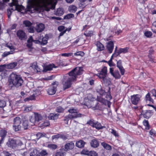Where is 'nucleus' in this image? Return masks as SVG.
I'll return each mask as SVG.
<instances>
[{
  "mask_svg": "<svg viewBox=\"0 0 156 156\" xmlns=\"http://www.w3.org/2000/svg\"><path fill=\"white\" fill-rule=\"evenodd\" d=\"M84 70L82 67H75L68 73L69 76H66V80L63 82L62 89L65 90L71 86L72 82L76 80L77 76L81 75Z\"/></svg>",
  "mask_w": 156,
  "mask_h": 156,
  "instance_id": "f257e3e1",
  "label": "nucleus"
},
{
  "mask_svg": "<svg viewBox=\"0 0 156 156\" xmlns=\"http://www.w3.org/2000/svg\"><path fill=\"white\" fill-rule=\"evenodd\" d=\"M23 82V80L20 75L12 73L9 76L8 86L9 89H13L15 87L21 86Z\"/></svg>",
  "mask_w": 156,
  "mask_h": 156,
  "instance_id": "f03ea898",
  "label": "nucleus"
},
{
  "mask_svg": "<svg viewBox=\"0 0 156 156\" xmlns=\"http://www.w3.org/2000/svg\"><path fill=\"white\" fill-rule=\"evenodd\" d=\"M23 144L22 142L19 140H15L14 139H9L7 143V145L8 147L12 149H15L19 146Z\"/></svg>",
  "mask_w": 156,
  "mask_h": 156,
  "instance_id": "7ed1b4c3",
  "label": "nucleus"
},
{
  "mask_svg": "<svg viewBox=\"0 0 156 156\" xmlns=\"http://www.w3.org/2000/svg\"><path fill=\"white\" fill-rule=\"evenodd\" d=\"M21 119L19 117H16L14 118L13 128L15 131H18L21 129Z\"/></svg>",
  "mask_w": 156,
  "mask_h": 156,
  "instance_id": "20e7f679",
  "label": "nucleus"
},
{
  "mask_svg": "<svg viewBox=\"0 0 156 156\" xmlns=\"http://www.w3.org/2000/svg\"><path fill=\"white\" fill-rule=\"evenodd\" d=\"M58 84V82L57 81L54 82L52 83V85L50 86L47 90L48 94L49 95L54 94L56 91L57 87Z\"/></svg>",
  "mask_w": 156,
  "mask_h": 156,
  "instance_id": "39448f33",
  "label": "nucleus"
},
{
  "mask_svg": "<svg viewBox=\"0 0 156 156\" xmlns=\"http://www.w3.org/2000/svg\"><path fill=\"white\" fill-rule=\"evenodd\" d=\"M99 73L96 74L99 78L102 79L104 80L107 76V68L106 66H104L101 71H98Z\"/></svg>",
  "mask_w": 156,
  "mask_h": 156,
  "instance_id": "423d86ee",
  "label": "nucleus"
},
{
  "mask_svg": "<svg viewBox=\"0 0 156 156\" xmlns=\"http://www.w3.org/2000/svg\"><path fill=\"white\" fill-rule=\"evenodd\" d=\"M42 119L41 115L38 113H35L34 115H32L30 118V121L32 124L31 125H34L35 123L39 122Z\"/></svg>",
  "mask_w": 156,
  "mask_h": 156,
  "instance_id": "0eeeda50",
  "label": "nucleus"
},
{
  "mask_svg": "<svg viewBox=\"0 0 156 156\" xmlns=\"http://www.w3.org/2000/svg\"><path fill=\"white\" fill-rule=\"evenodd\" d=\"M153 112H154L152 110L142 109L141 115L144 118L148 119L152 115Z\"/></svg>",
  "mask_w": 156,
  "mask_h": 156,
  "instance_id": "6e6552de",
  "label": "nucleus"
},
{
  "mask_svg": "<svg viewBox=\"0 0 156 156\" xmlns=\"http://www.w3.org/2000/svg\"><path fill=\"white\" fill-rule=\"evenodd\" d=\"M140 97L138 94H134L130 97L131 103L133 105H137L140 100Z\"/></svg>",
  "mask_w": 156,
  "mask_h": 156,
  "instance_id": "1a4fd4ad",
  "label": "nucleus"
},
{
  "mask_svg": "<svg viewBox=\"0 0 156 156\" xmlns=\"http://www.w3.org/2000/svg\"><path fill=\"white\" fill-rule=\"evenodd\" d=\"M68 111L71 114L69 115H71L73 117L75 116L74 118L81 117V114L78 112V110L76 109L71 108L68 110Z\"/></svg>",
  "mask_w": 156,
  "mask_h": 156,
  "instance_id": "9d476101",
  "label": "nucleus"
},
{
  "mask_svg": "<svg viewBox=\"0 0 156 156\" xmlns=\"http://www.w3.org/2000/svg\"><path fill=\"white\" fill-rule=\"evenodd\" d=\"M41 3H40L39 4L38 12H42L44 11H48L50 10V8L48 7L47 5L45 4H44L43 5H41Z\"/></svg>",
  "mask_w": 156,
  "mask_h": 156,
  "instance_id": "9b49d317",
  "label": "nucleus"
},
{
  "mask_svg": "<svg viewBox=\"0 0 156 156\" xmlns=\"http://www.w3.org/2000/svg\"><path fill=\"white\" fill-rule=\"evenodd\" d=\"M16 34L19 39L21 40H25L27 38L26 33L23 30H19L17 32Z\"/></svg>",
  "mask_w": 156,
  "mask_h": 156,
  "instance_id": "f8f14e48",
  "label": "nucleus"
},
{
  "mask_svg": "<svg viewBox=\"0 0 156 156\" xmlns=\"http://www.w3.org/2000/svg\"><path fill=\"white\" fill-rule=\"evenodd\" d=\"M106 48L109 53H112L114 48L113 42L112 41H110L108 42L106 45Z\"/></svg>",
  "mask_w": 156,
  "mask_h": 156,
  "instance_id": "ddd939ff",
  "label": "nucleus"
},
{
  "mask_svg": "<svg viewBox=\"0 0 156 156\" xmlns=\"http://www.w3.org/2000/svg\"><path fill=\"white\" fill-rule=\"evenodd\" d=\"M7 133V131L5 129L1 130L0 131V136L1 137L0 140V144L3 143Z\"/></svg>",
  "mask_w": 156,
  "mask_h": 156,
  "instance_id": "4468645a",
  "label": "nucleus"
},
{
  "mask_svg": "<svg viewBox=\"0 0 156 156\" xmlns=\"http://www.w3.org/2000/svg\"><path fill=\"white\" fill-rule=\"evenodd\" d=\"M96 45L97 47L96 49L98 51H101L105 49V47L104 45L99 41L96 42Z\"/></svg>",
  "mask_w": 156,
  "mask_h": 156,
  "instance_id": "2eb2a0df",
  "label": "nucleus"
},
{
  "mask_svg": "<svg viewBox=\"0 0 156 156\" xmlns=\"http://www.w3.org/2000/svg\"><path fill=\"white\" fill-rule=\"evenodd\" d=\"M90 145L92 147L97 148L99 146V142L97 139H93L91 140Z\"/></svg>",
  "mask_w": 156,
  "mask_h": 156,
  "instance_id": "dca6fc26",
  "label": "nucleus"
},
{
  "mask_svg": "<svg viewBox=\"0 0 156 156\" xmlns=\"http://www.w3.org/2000/svg\"><path fill=\"white\" fill-rule=\"evenodd\" d=\"M74 147V143L71 141L69 143H67L65 146V149L66 151L73 149Z\"/></svg>",
  "mask_w": 156,
  "mask_h": 156,
  "instance_id": "f3484780",
  "label": "nucleus"
},
{
  "mask_svg": "<svg viewBox=\"0 0 156 156\" xmlns=\"http://www.w3.org/2000/svg\"><path fill=\"white\" fill-rule=\"evenodd\" d=\"M44 28V25L42 23H40L37 25L36 27V30L37 32L40 33L43 31Z\"/></svg>",
  "mask_w": 156,
  "mask_h": 156,
  "instance_id": "a211bd4d",
  "label": "nucleus"
},
{
  "mask_svg": "<svg viewBox=\"0 0 156 156\" xmlns=\"http://www.w3.org/2000/svg\"><path fill=\"white\" fill-rule=\"evenodd\" d=\"M15 10L22 13L25 14V7L22 5H18L15 6Z\"/></svg>",
  "mask_w": 156,
  "mask_h": 156,
  "instance_id": "6ab92c4d",
  "label": "nucleus"
},
{
  "mask_svg": "<svg viewBox=\"0 0 156 156\" xmlns=\"http://www.w3.org/2000/svg\"><path fill=\"white\" fill-rule=\"evenodd\" d=\"M54 14L57 16H60L64 13V10L62 8H59L54 11Z\"/></svg>",
  "mask_w": 156,
  "mask_h": 156,
  "instance_id": "aec40b11",
  "label": "nucleus"
},
{
  "mask_svg": "<svg viewBox=\"0 0 156 156\" xmlns=\"http://www.w3.org/2000/svg\"><path fill=\"white\" fill-rule=\"evenodd\" d=\"M56 68V67L55 65L53 64H49L45 66L44 69V71L46 72L48 71H50L53 68Z\"/></svg>",
  "mask_w": 156,
  "mask_h": 156,
  "instance_id": "412c9836",
  "label": "nucleus"
},
{
  "mask_svg": "<svg viewBox=\"0 0 156 156\" xmlns=\"http://www.w3.org/2000/svg\"><path fill=\"white\" fill-rule=\"evenodd\" d=\"M85 144V142L83 140H80L76 141V146L79 148H81L84 147Z\"/></svg>",
  "mask_w": 156,
  "mask_h": 156,
  "instance_id": "4be33fe9",
  "label": "nucleus"
},
{
  "mask_svg": "<svg viewBox=\"0 0 156 156\" xmlns=\"http://www.w3.org/2000/svg\"><path fill=\"white\" fill-rule=\"evenodd\" d=\"M59 114H54L53 113H50L48 116V118L50 120H55L57 119L58 117Z\"/></svg>",
  "mask_w": 156,
  "mask_h": 156,
  "instance_id": "5701e85b",
  "label": "nucleus"
},
{
  "mask_svg": "<svg viewBox=\"0 0 156 156\" xmlns=\"http://www.w3.org/2000/svg\"><path fill=\"white\" fill-rule=\"evenodd\" d=\"M101 145L106 150L111 151L112 149V146L109 144H107L105 142H103L101 143Z\"/></svg>",
  "mask_w": 156,
  "mask_h": 156,
  "instance_id": "b1692460",
  "label": "nucleus"
},
{
  "mask_svg": "<svg viewBox=\"0 0 156 156\" xmlns=\"http://www.w3.org/2000/svg\"><path fill=\"white\" fill-rule=\"evenodd\" d=\"M74 117L75 116L73 117V116H72L71 115H67L64 117L63 120L65 121V123L66 124H68V121L70 119H73L74 118Z\"/></svg>",
  "mask_w": 156,
  "mask_h": 156,
  "instance_id": "393cba45",
  "label": "nucleus"
},
{
  "mask_svg": "<svg viewBox=\"0 0 156 156\" xmlns=\"http://www.w3.org/2000/svg\"><path fill=\"white\" fill-rule=\"evenodd\" d=\"M144 99L146 101H149L150 102H151L152 103H153L154 101L153 99L151 98L149 93H148L146 95Z\"/></svg>",
  "mask_w": 156,
  "mask_h": 156,
  "instance_id": "a878e982",
  "label": "nucleus"
},
{
  "mask_svg": "<svg viewBox=\"0 0 156 156\" xmlns=\"http://www.w3.org/2000/svg\"><path fill=\"white\" fill-rule=\"evenodd\" d=\"M94 34V31L92 30H86L84 33V35L86 37H90L93 36Z\"/></svg>",
  "mask_w": 156,
  "mask_h": 156,
  "instance_id": "bb28decb",
  "label": "nucleus"
},
{
  "mask_svg": "<svg viewBox=\"0 0 156 156\" xmlns=\"http://www.w3.org/2000/svg\"><path fill=\"white\" fill-rule=\"evenodd\" d=\"M143 125L145 126V129L148 130L150 129V126L147 120L144 119L143 122Z\"/></svg>",
  "mask_w": 156,
  "mask_h": 156,
  "instance_id": "cd10ccee",
  "label": "nucleus"
},
{
  "mask_svg": "<svg viewBox=\"0 0 156 156\" xmlns=\"http://www.w3.org/2000/svg\"><path fill=\"white\" fill-rule=\"evenodd\" d=\"M77 10V7L74 5H71L69 7V10L71 12L75 13Z\"/></svg>",
  "mask_w": 156,
  "mask_h": 156,
  "instance_id": "c85d7f7f",
  "label": "nucleus"
},
{
  "mask_svg": "<svg viewBox=\"0 0 156 156\" xmlns=\"http://www.w3.org/2000/svg\"><path fill=\"white\" fill-rule=\"evenodd\" d=\"M6 105V102L4 100H0V112L1 110H2L3 112L4 111V108Z\"/></svg>",
  "mask_w": 156,
  "mask_h": 156,
  "instance_id": "c756f323",
  "label": "nucleus"
},
{
  "mask_svg": "<svg viewBox=\"0 0 156 156\" xmlns=\"http://www.w3.org/2000/svg\"><path fill=\"white\" fill-rule=\"evenodd\" d=\"M50 125V122L48 121H46L43 122L42 123H41L40 126L41 127L43 128L45 127H47Z\"/></svg>",
  "mask_w": 156,
  "mask_h": 156,
  "instance_id": "7c9ffc66",
  "label": "nucleus"
},
{
  "mask_svg": "<svg viewBox=\"0 0 156 156\" xmlns=\"http://www.w3.org/2000/svg\"><path fill=\"white\" fill-rule=\"evenodd\" d=\"M112 76L115 79H119L120 78L121 76L118 70H115L112 74Z\"/></svg>",
  "mask_w": 156,
  "mask_h": 156,
  "instance_id": "2f4dec72",
  "label": "nucleus"
},
{
  "mask_svg": "<svg viewBox=\"0 0 156 156\" xmlns=\"http://www.w3.org/2000/svg\"><path fill=\"white\" fill-rule=\"evenodd\" d=\"M48 37L47 36H45V37H43L42 40V41H41V44L43 45L46 44L48 42Z\"/></svg>",
  "mask_w": 156,
  "mask_h": 156,
  "instance_id": "473e14b6",
  "label": "nucleus"
},
{
  "mask_svg": "<svg viewBox=\"0 0 156 156\" xmlns=\"http://www.w3.org/2000/svg\"><path fill=\"white\" fill-rule=\"evenodd\" d=\"M150 137L152 139H153L155 136H156L155 131L153 129H151L149 131Z\"/></svg>",
  "mask_w": 156,
  "mask_h": 156,
  "instance_id": "72a5a7b5",
  "label": "nucleus"
},
{
  "mask_svg": "<svg viewBox=\"0 0 156 156\" xmlns=\"http://www.w3.org/2000/svg\"><path fill=\"white\" fill-rule=\"evenodd\" d=\"M31 67L35 71H37V72H39V69L38 67V66L37 65L36 62H33L31 65Z\"/></svg>",
  "mask_w": 156,
  "mask_h": 156,
  "instance_id": "f704fd0d",
  "label": "nucleus"
},
{
  "mask_svg": "<svg viewBox=\"0 0 156 156\" xmlns=\"http://www.w3.org/2000/svg\"><path fill=\"white\" fill-rule=\"evenodd\" d=\"M97 92L101 96L105 95L106 93L105 90H103L101 87L100 89L97 90Z\"/></svg>",
  "mask_w": 156,
  "mask_h": 156,
  "instance_id": "c9c22d12",
  "label": "nucleus"
},
{
  "mask_svg": "<svg viewBox=\"0 0 156 156\" xmlns=\"http://www.w3.org/2000/svg\"><path fill=\"white\" fill-rule=\"evenodd\" d=\"M109 130H110V132L115 137H119V135L118 133L115 130L112 129H110Z\"/></svg>",
  "mask_w": 156,
  "mask_h": 156,
  "instance_id": "e433bc0d",
  "label": "nucleus"
},
{
  "mask_svg": "<svg viewBox=\"0 0 156 156\" xmlns=\"http://www.w3.org/2000/svg\"><path fill=\"white\" fill-rule=\"evenodd\" d=\"M8 71L6 69H5L4 71L2 72L1 76H2V78H5L7 77L8 75Z\"/></svg>",
  "mask_w": 156,
  "mask_h": 156,
  "instance_id": "4c0bfd02",
  "label": "nucleus"
},
{
  "mask_svg": "<svg viewBox=\"0 0 156 156\" xmlns=\"http://www.w3.org/2000/svg\"><path fill=\"white\" fill-rule=\"evenodd\" d=\"M93 127L95 128L98 129H102L103 128L101 124L98 122L95 123Z\"/></svg>",
  "mask_w": 156,
  "mask_h": 156,
  "instance_id": "58836bf2",
  "label": "nucleus"
},
{
  "mask_svg": "<svg viewBox=\"0 0 156 156\" xmlns=\"http://www.w3.org/2000/svg\"><path fill=\"white\" fill-rule=\"evenodd\" d=\"M129 47H126L124 48H120L119 49L120 50L121 52L123 53H126L128 52V50L129 49Z\"/></svg>",
  "mask_w": 156,
  "mask_h": 156,
  "instance_id": "ea45409f",
  "label": "nucleus"
},
{
  "mask_svg": "<svg viewBox=\"0 0 156 156\" xmlns=\"http://www.w3.org/2000/svg\"><path fill=\"white\" fill-rule=\"evenodd\" d=\"M63 149H60V151L56 152L55 154V156H64V152L63 151H64Z\"/></svg>",
  "mask_w": 156,
  "mask_h": 156,
  "instance_id": "a19ab883",
  "label": "nucleus"
},
{
  "mask_svg": "<svg viewBox=\"0 0 156 156\" xmlns=\"http://www.w3.org/2000/svg\"><path fill=\"white\" fill-rule=\"evenodd\" d=\"M110 90L111 89L109 87L108 93H107L106 96V98L107 99H108L109 100H110L112 98V97L111 94Z\"/></svg>",
  "mask_w": 156,
  "mask_h": 156,
  "instance_id": "79ce46f5",
  "label": "nucleus"
},
{
  "mask_svg": "<svg viewBox=\"0 0 156 156\" xmlns=\"http://www.w3.org/2000/svg\"><path fill=\"white\" fill-rule=\"evenodd\" d=\"M23 127L24 129H27L28 126V122L27 120H24L23 122Z\"/></svg>",
  "mask_w": 156,
  "mask_h": 156,
  "instance_id": "37998d69",
  "label": "nucleus"
},
{
  "mask_svg": "<svg viewBox=\"0 0 156 156\" xmlns=\"http://www.w3.org/2000/svg\"><path fill=\"white\" fill-rule=\"evenodd\" d=\"M85 53L83 51H77L74 53V55L75 56H80L83 57Z\"/></svg>",
  "mask_w": 156,
  "mask_h": 156,
  "instance_id": "c03bdc74",
  "label": "nucleus"
},
{
  "mask_svg": "<svg viewBox=\"0 0 156 156\" xmlns=\"http://www.w3.org/2000/svg\"><path fill=\"white\" fill-rule=\"evenodd\" d=\"M35 99V97L34 94L30 96L29 97L27 98L24 99L25 101H29L30 100H33Z\"/></svg>",
  "mask_w": 156,
  "mask_h": 156,
  "instance_id": "a18cd8bd",
  "label": "nucleus"
},
{
  "mask_svg": "<svg viewBox=\"0 0 156 156\" xmlns=\"http://www.w3.org/2000/svg\"><path fill=\"white\" fill-rule=\"evenodd\" d=\"M23 24L26 27H30L32 26V23H31L28 20H25L23 22Z\"/></svg>",
  "mask_w": 156,
  "mask_h": 156,
  "instance_id": "49530a36",
  "label": "nucleus"
},
{
  "mask_svg": "<svg viewBox=\"0 0 156 156\" xmlns=\"http://www.w3.org/2000/svg\"><path fill=\"white\" fill-rule=\"evenodd\" d=\"M48 147L49 148L52 150H55L57 148L58 146L55 144H51L48 145Z\"/></svg>",
  "mask_w": 156,
  "mask_h": 156,
  "instance_id": "de8ad7c7",
  "label": "nucleus"
},
{
  "mask_svg": "<svg viewBox=\"0 0 156 156\" xmlns=\"http://www.w3.org/2000/svg\"><path fill=\"white\" fill-rule=\"evenodd\" d=\"M148 57L149 59V61L151 62L152 63H156V61H155V60L154 59V57H153L152 55H148Z\"/></svg>",
  "mask_w": 156,
  "mask_h": 156,
  "instance_id": "09e8293b",
  "label": "nucleus"
},
{
  "mask_svg": "<svg viewBox=\"0 0 156 156\" xmlns=\"http://www.w3.org/2000/svg\"><path fill=\"white\" fill-rule=\"evenodd\" d=\"M18 4V2L17 0H12V2L10 4V6L12 7L13 6H16Z\"/></svg>",
  "mask_w": 156,
  "mask_h": 156,
  "instance_id": "8fccbe9b",
  "label": "nucleus"
},
{
  "mask_svg": "<svg viewBox=\"0 0 156 156\" xmlns=\"http://www.w3.org/2000/svg\"><path fill=\"white\" fill-rule=\"evenodd\" d=\"M38 152V151L37 149H34L33 150V151L30 152V156H36Z\"/></svg>",
  "mask_w": 156,
  "mask_h": 156,
  "instance_id": "3c124183",
  "label": "nucleus"
},
{
  "mask_svg": "<svg viewBox=\"0 0 156 156\" xmlns=\"http://www.w3.org/2000/svg\"><path fill=\"white\" fill-rule=\"evenodd\" d=\"M64 111V109L61 106L57 107L56 109V112L58 113L63 112Z\"/></svg>",
  "mask_w": 156,
  "mask_h": 156,
  "instance_id": "603ef678",
  "label": "nucleus"
},
{
  "mask_svg": "<svg viewBox=\"0 0 156 156\" xmlns=\"http://www.w3.org/2000/svg\"><path fill=\"white\" fill-rule=\"evenodd\" d=\"M74 16L73 14H69L65 16L64 17V19H69L74 17Z\"/></svg>",
  "mask_w": 156,
  "mask_h": 156,
  "instance_id": "864d4df0",
  "label": "nucleus"
},
{
  "mask_svg": "<svg viewBox=\"0 0 156 156\" xmlns=\"http://www.w3.org/2000/svg\"><path fill=\"white\" fill-rule=\"evenodd\" d=\"M16 66L17 63L15 62L10 63L8 65L9 68L11 69L15 68Z\"/></svg>",
  "mask_w": 156,
  "mask_h": 156,
  "instance_id": "5fc2aeb1",
  "label": "nucleus"
},
{
  "mask_svg": "<svg viewBox=\"0 0 156 156\" xmlns=\"http://www.w3.org/2000/svg\"><path fill=\"white\" fill-rule=\"evenodd\" d=\"M144 35L147 37H150L152 36V34L151 31H147L145 32Z\"/></svg>",
  "mask_w": 156,
  "mask_h": 156,
  "instance_id": "6e6d98bb",
  "label": "nucleus"
},
{
  "mask_svg": "<svg viewBox=\"0 0 156 156\" xmlns=\"http://www.w3.org/2000/svg\"><path fill=\"white\" fill-rule=\"evenodd\" d=\"M117 66L118 68L123 67L122 66V61L120 59L117 62Z\"/></svg>",
  "mask_w": 156,
  "mask_h": 156,
  "instance_id": "4d7b16f0",
  "label": "nucleus"
},
{
  "mask_svg": "<svg viewBox=\"0 0 156 156\" xmlns=\"http://www.w3.org/2000/svg\"><path fill=\"white\" fill-rule=\"evenodd\" d=\"M95 122H94V120L93 119H90L88 121L87 124L93 127Z\"/></svg>",
  "mask_w": 156,
  "mask_h": 156,
  "instance_id": "13d9d810",
  "label": "nucleus"
},
{
  "mask_svg": "<svg viewBox=\"0 0 156 156\" xmlns=\"http://www.w3.org/2000/svg\"><path fill=\"white\" fill-rule=\"evenodd\" d=\"M73 55V53L72 52H70L69 53H64L61 54V55L62 56L69 57L72 56Z\"/></svg>",
  "mask_w": 156,
  "mask_h": 156,
  "instance_id": "bf43d9fd",
  "label": "nucleus"
},
{
  "mask_svg": "<svg viewBox=\"0 0 156 156\" xmlns=\"http://www.w3.org/2000/svg\"><path fill=\"white\" fill-rule=\"evenodd\" d=\"M121 53V51L119 49L118 50L117 52H114V53L113 54V55H114V57H117Z\"/></svg>",
  "mask_w": 156,
  "mask_h": 156,
  "instance_id": "052dcab7",
  "label": "nucleus"
},
{
  "mask_svg": "<svg viewBox=\"0 0 156 156\" xmlns=\"http://www.w3.org/2000/svg\"><path fill=\"white\" fill-rule=\"evenodd\" d=\"M121 53V51L119 49L118 50L117 52H114V53L113 54V55H114V57H117Z\"/></svg>",
  "mask_w": 156,
  "mask_h": 156,
  "instance_id": "680f3d73",
  "label": "nucleus"
},
{
  "mask_svg": "<svg viewBox=\"0 0 156 156\" xmlns=\"http://www.w3.org/2000/svg\"><path fill=\"white\" fill-rule=\"evenodd\" d=\"M121 53V51L119 49L118 50L117 52H114V53L113 54V55H114V57H117Z\"/></svg>",
  "mask_w": 156,
  "mask_h": 156,
  "instance_id": "e2e57ef3",
  "label": "nucleus"
},
{
  "mask_svg": "<svg viewBox=\"0 0 156 156\" xmlns=\"http://www.w3.org/2000/svg\"><path fill=\"white\" fill-rule=\"evenodd\" d=\"M32 109V106L27 107L25 108L24 110V111L25 112H28L31 111Z\"/></svg>",
  "mask_w": 156,
  "mask_h": 156,
  "instance_id": "0e129e2a",
  "label": "nucleus"
},
{
  "mask_svg": "<svg viewBox=\"0 0 156 156\" xmlns=\"http://www.w3.org/2000/svg\"><path fill=\"white\" fill-rule=\"evenodd\" d=\"M41 156H45L48 154V153L46 150H42L40 153Z\"/></svg>",
  "mask_w": 156,
  "mask_h": 156,
  "instance_id": "69168bd1",
  "label": "nucleus"
},
{
  "mask_svg": "<svg viewBox=\"0 0 156 156\" xmlns=\"http://www.w3.org/2000/svg\"><path fill=\"white\" fill-rule=\"evenodd\" d=\"M120 70L121 75H124L125 72V70L123 68V67L118 68Z\"/></svg>",
  "mask_w": 156,
  "mask_h": 156,
  "instance_id": "338daca9",
  "label": "nucleus"
},
{
  "mask_svg": "<svg viewBox=\"0 0 156 156\" xmlns=\"http://www.w3.org/2000/svg\"><path fill=\"white\" fill-rule=\"evenodd\" d=\"M89 155L90 156H98V154L94 151H91Z\"/></svg>",
  "mask_w": 156,
  "mask_h": 156,
  "instance_id": "774afa93",
  "label": "nucleus"
}]
</instances>
